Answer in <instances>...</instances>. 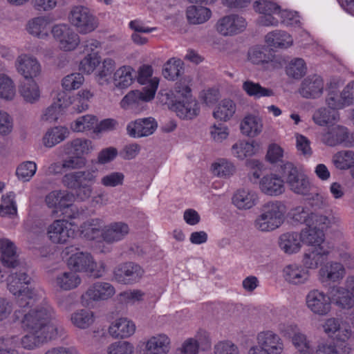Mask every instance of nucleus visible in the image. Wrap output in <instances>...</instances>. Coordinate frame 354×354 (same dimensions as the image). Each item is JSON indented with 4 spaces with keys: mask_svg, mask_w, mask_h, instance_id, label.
Returning a JSON list of instances; mask_svg holds the SVG:
<instances>
[{
    "mask_svg": "<svg viewBox=\"0 0 354 354\" xmlns=\"http://www.w3.org/2000/svg\"><path fill=\"white\" fill-rule=\"evenodd\" d=\"M14 317L15 320L21 319L22 328L27 333L21 338L15 335L19 340L11 348L15 349L19 344L26 351H34L66 334L65 328L56 322L54 308L48 303L41 304L26 313L16 310Z\"/></svg>",
    "mask_w": 354,
    "mask_h": 354,
    "instance_id": "1",
    "label": "nucleus"
},
{
    "mask_svg": "<svg viewBox=\"0 0 354 354\" xmlns=\"http://www.w3.org/2000/svg\"><path fill=\"white\" fill-rule=\"evenodd\" d=\"M31 277L25 271L12 272L7 279L9 292L15 298L19 308L31 307L41 298V294L34 288L28 287Z\"/></svg>",
    "mask_w": 354,
    "mask_h": 354,
    "instance_id": "2",
    "label": "nucleus"
},
{
    "mask_svg": "<svg viewBox=\"0 0 354 354\" xmlns=\"http://www.w3.org/2000/svg\"><path fill=\"white\" fill-rule=\"evenodd\" d=\"M97 168L92 166L84 170L66 173L62 177V183L66 188L75 190L77 197L84 201L92 194V185L97 180Z\"/></svg>",
    "mask_w": 354,
    "mask_h": 354,
    "instance_id": "3",
    "label": "nucleus"
},
{
    "mask_svg": "<svg viewBox=\"0 0 354 354\" xmlns=\"http://www.w3.org/2000/svg\"><path fill=\"white\" fill-rule=\"evenodd\" d=\"M190 79H185L176 83L175 98L176 101L174 107L180 118L192 119L198 112V107L196 102L192 99L191 89L187 83Z\"/></svg>",
    "mask_w": 354,
    "mask_h": 354,
    "instance_id": "4",
    "label": "nucleus"
},
{
    "mask_svg": "<svg viewBox=\"0 0 354 354\" xmlns=\"http://www.w3.org/2000/svg\"><path fill=\"white\" fill-rule=\"evenodd\" d=\"M281 173L290 189L297 194H309L311 185L308 176L293 163L287 162L281 166Z\"/></svg>",
    "mask_w": 354,
    "mask_h": 354,
    "instance_id": "5",
    "label": "nucleus"
},
{
    "mask_svg": "<svg viewBox=\"0 0 354 354\" xmlns=\"http://www.w3.org/2000/svg\"><path fill=\"white\" fill-rule=\"evenodd\" d=\"M68 265L75 272H88L95 279L102 277L105 272L104 263H96L91 254L86 252L73 254L68 260Z\"/></svg>",
    "mask_w": 354,
    "mask_h": 354,
    "instance_id": "6",
    "label": "nucleus"
},
{
    "mask_svg": "<svg viewBox=\"0 0 354 354\" xmlns=\"http://www.w3.org/2000/svg\"><path fill=\"white\" fill-rule=\"evenodd\" d=\"M257 340V345L252 346L248 354H282L284 351L283 341L272 331L259 333Z\"/></svg>",
    "mask_w": 354,
    "mask_h": 354,
    "instance_id": "7",
    "label": "nucleus"
},
{
    "mask_svg": "<svg viewBox=\"0 0 354 354\" xmlns=\"http://www.w3.org/2000/svg\"><path fill=\"white\" fill-rule=\"evenodd\" d=\"M68 19L81 34L89 33L98 26L96 17L88 8L84 6H73L68 15Z\"/></svg>",
    "mask_w": 354,
    "mask_h": 354,
    "instance_id": "8",
    "label": "nucleus"
},
{
    "mask_svg": "<svg viewBox=\"0 0 354 354\" xmlns=\"http://www.w3.org/2000/svg\"><path fill=\"white\" fill-rule=\"evenodd\" d=\"M115 294L114 286L108 282L97 281L91 284L81 295L82 306L91 307L95 303L106 301Z\"/></svg>",
    "mask_w": 354,
    "mask_h": 354,
    "instance_id": "9",
    "label": "nucleus"
},
{
    "mask_svg": "<svg viewBox=\"0 0 354 354\" xmlns=\"http://www.w3.org/2000/svg\"><path fill=\"white\" fill-rule=\"evenodd\" d=\"M48 239L55 244H65L74 239L75 230L72 223L64 219L54 221L46 229Z\"/></svg>",
    "mask_w": 354,
    "mask_h": 354,
    "instance_id": "10",
    "label": "nucleus"
},
{
    "mask_svg": "<svg viewBox=\"0 0 354 354\" xmlns=\"http://www.w3.org/2000/svg\"><path fill=\"white\" fill-rule=\"evenodd\" d=\"M339 221V217L333 216L327 217L325 223L320 225L314 224L311 226H306L303 229L299 234L301 242L304 244L314 247H322L321 245L324 240V230L328 227L331 223H336Z\"/></svg>",
    "mask_w": 354,
    "mask_h": 354,
    "instance_id": "11",
    "label": "nucleus"
},
{
    "mask_svg": "<svg viewBox=\"0 0 354 354\" xmlns=\"http://www.w3.org/2000/svg\"><path fill=\"white\" fill-rule=\"evenodd\" d=\"M143 274L142 268L130 261L118 265L113 270V277L115 281L125 285H132L138 282Z\"/></svg>",
    "mask_w": 354,
    "mask_h": 354,
    "instance_id": "12",
    "label": "nucleus"
},
{
    "mask_svg": "<svg viewBox=\"0 0 354 354\" xmlns=\"http://www.w3.org/2000/svg\"><path fill=\"white\" fill-rule=\"evenodd\" d=\"M307 308L314 314L324 316L331 309L330 296L317 289L311 290L306 296Z\"/></svg>",
    "mask_w": 354,
    "mask_h": 354,
    "instance_id": "13",
    "label": "nucleus"
},
{
    "mask_svg": "<svg viewBox=\"0 0 354 354\" xmlns=\"http://www.w3.org/2000/svg\"><path fill=\"white\" fill-rule=\"evenodd\" d=\"M51 32L59 48L65 51L73 50L80 44L79 35L68 25H55Z\"/></svg>",
    "mask_w": 354,
    "mask_h": 354,
    "instance_id": "14",
    "label": "nucleus"
},
{
    "mask_svg": "<svg viewBox=\"0 0 354 354\" xmlns=\"http://www.w3.org/2000/svg\"><path fill=\"white\" fill-rule=\"evenodd\" d=\"M16 71L26 80H33L40 75L41 66L38 59L29 54H21L15 62Z\"/></svg>",
    "mask_w": 354,
    "mask_h": 354,
    "instance_id": "15",
    "label": "nucleus"
},
{
    "mask_svg": "<svg viewBox=\"0 0 354 354\" xmlns=\"http://www.w3.org/2000/svg\"><path fill=\"white\" fill-rule=\"evenodd\" d=\"M73 198L72 194L66 191L54 190L46 196L45 203L49 208L55 209L53 210L54 213L69 209L73 211L74 209L77 210V208L71 204ZM63 214H66L67 211L63 212Z\"/></svg>",
    "mask_w": 354,
    "mask_h": 354,
    "instance_id": "16",
    "label": "nucleus"
},
{
    "mask_svg": "<svg viewBox=\"0 0 354 354\" xmlns=\"http://www.w3.org/2000/svg\"><path fill=\"white\" fill-rule=\"evenodd\" d=\"M247 26L245 19L238 15L221 18L216 23V30L223 36H231L243 32Z\"/></svg>",
    "mask_w": 354,
    "mask_h": 354,
    "instance_id": "17",
    "label": "nucleus"
},
{
    "mask_svg": "<svg viewBox=\"0 0 354 354\" xmlns=\"http://www.w3.org/2000/svg\"><path fill=\"white\" fill-rule=\"evenodd\" d=\"M344 266L335 261H330L323 265L319 270V279L322 283H338L345 277Z\"/></svg>",
    "mask_w": 354,
    "mask_h": 354,
    "instance_id": "18",
    "label": "nucleus"
},
{
    "mask_svg": "<svg viewBox=\"0 0 354 354\" xmlns=\"http://www.w3.org/2000/svg\"><path fill=\"white\" fill-rule=\"evenodd\" d=\"M324 91V82L317 75L306 77L301 83L299 93L304 98H318Z\"/></svg>",
    "mask_w": 354,
    "mask_h": 354,
    "instance_id": "19",
    "label": "nucleus"
},
{
    "mask_svg": "<svg viewBox=\"0 0 354 354\" xmlns=\"http://www.w3.org/2000/svg\"><path fill=\"white\" fill-rule=\"evenodd\" d=\"M158 127V123L153 118L138 119L130 122L127 130L130 136L141 138L149 136L154 133Z\"/></svg>",
    "mask_w": 354,
    "mask_h": 354,
    "instance_id": "20",
    "label": "nucleus"
},
{
    "mask_svg": "<svg viewBox=\"0 0 354 354\" xmlns=\"http://www.w3.org/2000/svg\"><path fill=\"white\" fill-rule=\"evenodd\" d=\"M129 232L127 223L122 221L113 222L104 226L102 238L107 243H115L124 240Z\"/></svg>",
    "mask_w": 354,
    "mask_h": 354,
    "instance_id": "21",
    "label": "nucleus"
},
{
    "mask_svg": "<svg viewBox=\"0 0 354 354\" xmlns=\"http://www.w3.org/2000/svg\"><path fill=\"white\" fill-rule=\"evenodd\" d=\"M290 215L293 221L304 223L306 226H311L314 224L320 225L325 223L327 221V216L310 212L302 206L292 209L290 212Z\"/></svg>",
    "mask_w": 354,
    "mask_h": 354,
    "instance_id": "22",
    "label": "nucleus"
},
{
    "mask_svg": "<svg viewBox=\"0 0 354 354\" xmlns=\"http://www.w3.org/2000/svg\"><path fill=\"white\" fill-rule=\"evenodd\" d=\"M152 88L151 91H147L143 88L142 91L138 90L131 91L128 93L121 100L120 104L122 108L127 109L129 106L140 104L143 102H148L154 97L155 93L158 88L157 81L152 83Z\"/></svg>",
    "mask_w": 354,
    "mask_h": 354,
    "instance_id": "23",
    "label": "nucleus"
},
{
    "mask_svg": "<svg viewBox=\"0 0 354 354\" xmlns=\"http://www.w3.org/2000/svg\"><path fill=\"white\" fill-rule=\"evenodd\" d=\"M1 260L3 265L8 268H17L21 263L18 259L16 247L13 242L8 239H0Z\"/></svg>",
    "mask_w": 354,
    "mask_h": 354,
    "instance_id": "24",
    "label": "nucleus"
},
{
    "mask_svg": "<svg viewBox=\"0 0 354 354\" xmlns=\"http://www.w3.org/2000/svg\"><path fill=\"white\" fill-rule=\"evenodd\" d=\"M329 295L331 301L339 308L350 309L354 306V295L345 286L331 287Z\"/></svg>",
    "mask_w": 354,
    "mask_h": 354,
    "instance_id": "25",
    "label": "nucleus"
},
{
    "mask_svg": "<svg viewBox=\"0 0 354 354\" xmlns=\"http://www.w3.org/2000/svg\"><path fill=\"white\" fill-rule=\"evenodd\" d=\"M170 347L169 337L164 333L157 334L146 342L145 354H167Z\"/></svg>",
    "mask_w": 354,
    "mask_h": 354,
    "instance_id": "26",
    "label": "nucleus"
},
{
    "mask_svg": "<svg viewBox=\"0 0 354 354\" xmlns=\"http://www.w3.org/2000/svg\"><path fill=\"white\" fill-rule=\"evenodd\" d=\"M285 280L293 285H300L306 283L310 277L309 271L301 265L290 264L283 270Z\"/></svg>",
    "mask_w": 354,
    "mask_h": 354,
    "instance_id": "27",
    "label": "nucleus"
},
{
    "mask_svg": "<svg viewBox=\"0 0 354 354\" xmlns=\"http://www.w3.org/2000/svg\"><path fill=\"white\" fill-rule=\"evenodd\" d=\"M259 187L262 192L269 196H279L285 191L283 180L272 174L266 175L261 179Z\"/></svg>",
    "mask_w": 354,
    "mask_h": 354,
    "instance_id": "28",
    "label": "nucleus"
},
{
    "mask_svg": "<svg viewBox=\"0 0 354 354\" xmlns=\"http://www.w3.org/2000/svg\"><path fill=\"white\" fill-rule=\"evenodd\" d=\"M321 140L326 145L333 147L342 143L348 138L346 128L339 125H333L321 134Z\"/></svg>",
    "mask_w": 354,
    "mask_h": 354,
    "instance_id": "29",
    "label": "nucleus"
},
{
    "mask_svg": "<svg viewBox=\"0 0 354 354\" xmlns=\"http://www.w3.org/2000/svg\"><path fill=\"white\" fill-rule=\"evenodd\" d=\"M136 330L134 323L127 318H120L113 322L109 328V333L113 338H127Z\"/></svg>",
    "mask_w": 354,
    "mask_h": 354,
    "instance_id": "30",
    "label": "nucleus"
},
{
    "mask_svg": "<svg viewBox=\"0 0 354 354\" xmlns=\"http://www.w3.org/2000/svg\"><path fill=\"white\" fill-rule=\"evenodd\" d=\"M63 152L68 156L82 157L93 150L92 142L89 140L76 138L66 142L63 146Z\"/></svg>",
    "mask_w": 354,
    "mask_h": 354,
    "instance_id": "31",
    "label": "nucleus"
},
{
    "mask_svg": "<svg viewBox=\"0 0 354 354\" xmlns=\"http://www.w3.org/2000/svg\"><path fill=\"white\" fill-rule=\"evenodd\" d=\"M258 196L255 192L241 189L237 190L232 197L233 204L239 209H249L257 202Z\"/></svg>",
    "mask_w": 354,
    "mask_h": 354,
    "instance_id": "32",
    "label": "nucleus"
},
{
    "mask_svg": "<svg viewBox=\"0 0 354 354\" xmlns=\"http://www.w3.org/2000/svg\"><path fill=\"white\" fill-rule=\"evenodd\" d=\"M104 221L100 218H90L84 221L80 227L81 234L88 240L102 237Z\"/></svg>",
    "mask_w": 354,
    "mask_h": 354,
    "instance_id": "33",
    "label": "nucleus"
},
{
    "mask_svg": "<svg viewBox=\"0 0 354 354\" xmlns=\"http://www.w3.org/2000/svg\"><path fill=\"white\" fill-rule=\"evenodd\" d=\"M279 245L286 254H292L298 252L301 248L299 233L289 232L282 234L279 238Z\"/></svg>",
    "mask_w": 354,
    "mask_h": 354,
    "instance_id": "34",
    "label": "nucleus"
},
{
    "mask_svg": "<svg viewBox=\"0 0 354 354\" xmlns=\"http://www.w3.org/2000/svg\"><path fill=\"white\" fill-rule=\"evenodd\" d=\"M81 282V277L73 271L62 272L57 274L55 279V286L64 291L77 288Z\"/></svg>",
    "mask_w": 354,
    "mask_h": 354,
    "instance_id": "35",
    "label": "nucleus"
},
{
    "mask_svg": "<svg viewBox=\"0 0 354 354\" xmlns=\"http://www.w3.org/2000/svg\"><path fill=\"white\" fill-rule=\"evenodd\" d=\"M136 77L135 71L130 66H123L115 71L113 82L115 87L127 88L133 82Z\"/></svg>",
    "mask_w": 354,
    "mask_h": 354,
    "instance_id": "36",
    "label": "nucleus"
},
{
    "mask_svg": "<svg viewBox=\"0 0 354 354\" xmlns=\"http://www.w3.org/2000/svg\"><path fill=\"white\" fill-rule=\"evenodd\" d=\"M327 254L328 252L323 247L309 248L304 254L303 266L308 270V269H316L323 261V257Z\"/></svg>",
    "mask_w": 354,
    "mask_h": 354,
    "instance_id": "37",
    "label": "nucleus"
},
{
    "mask_svg": "<svg viewBox=\"0 0 354 354\" xmlns=\"http://www.w3.org/2000/svg\"><path fill=\"white\" fill-rule=\"evenodd\" d=\"M266 42L271 47L287 48L293 43L290 35L283 30H274L266 36Z\"/></svg>",
    "mask_w": 354,
    "mask_h": 354,
    "instance_id": "38",
    "label": "nucleus"
},
{
    "mask_svg": "<svg viewBox=\"0 0 354 354\" xmlns=\"http://www.w3.org/2000/svg\"><path fill=\"white\" fill-rule=\"evenodd\" d=\"M69 131L64 127H55L48 129L43 137V144L46 147L51 148L64 140L68 136Z\"/></svg>",
    "mask_w": 354,
    "mask_h": 354,
    "instance_id": "39",
    "label": "nucleus"
},
{
    "mask_svg": "<svg viewBox=\"0 0 354 354\" xmlns=\"http://www.w3.org/2000/svg\"><path fill=\"white\" fill-rule=\"evenodd\" d=\"M186 16L190 24H201L209 19L212 12L204 6H190L187 8Z\"/></svg>",
    "mask_w": 354,
    "mask_h": 354,
    "instance_id": "40",
    "label": "nucleus"
},
{
    "mask_svg": "<svg viewBox=\"0 0 354 354\" xmlns=\"http://www.w3.org/2000/svg\"><path fill=\"white\" fill-rule=\"evenodd\" d=\"M262 120L257 116L248 115L241 123V132L250 137L258 136L262 131Z\"/></svg>",
    "mask_w": 354,
    "mask_h": 354,
    "instance_id": "41",
    "label": "nucleus"
},
{
    "mask_svg": "<svg viewBox=\"0 0 354 354\" xmlns=\"http://www.w3.org/2000/svg\"><path fill=\"white\" fill-rule=\"evenodd\" d=\"M261 212L283 223L286 208L282 202L272 201L264 203L261 206Z\"/></svg>",
    "mask_w": 354,
    "mask_h": 354,
    "instance_id": "42",
    "label": "nucleus"
},
{
    "mask_svg": "<svg viewBox=\"0 0 354 354\" xmlns=\"http://www.w3.org/2000/svg\"><path fill=\"white\" fill-rule=\"evenodd\" d=\"M259 149L258 144L252 141H239L232 147V154L240 159L244 160L248 156H252L257 153Z\"/></svg>",
    "mask_w": 354,
    "mask_h": 354,
    "instance_id": "43",
    "label": "nucleus"
},
{
    "mask_svg": "<svg viewBox=\"0 0 354 354\" xmlns=\"http://www.w3.org/2000/svg\"><path fill=\"white\" fill-rule=\"evenodd\" d=\"M23 99L28 103L33 104L40 97V91L38 84L33 80H28L21 84L19 88Z\"/></svg>",
    "mask_w": 354,
    "mask_h": 354,
    "instance_id": "44",
    "label": "nucleus"
},
{
    "mask_svg": "<svg viewBox=\"0 0 354 354\" xmlns=\"http://www.w3.org/2000/svg\"><path fill=\"white\" fill-rule=\"evenodd\" d=\"M242 88L248 95L255 99L274 95L271 88L263 87L259 83L249 80L243 82Z\"/></svg>",
    "mask_w": 354,
    "mask_h": 354,
    "instance_id": "45",
    "label": "nucleus"
},
{
    "mask_svg": "<svg viewBox=\"0 0 354 354\" xmlns=\"http://www.w3.org/2000/svg\"><path fill=\"white\" fill-rule=\"evenodd\" d=\"M64 93L57 95V102H54L48 106L42 115V120L49 122H55L57 120L61 111L68 104L65 102Z\"/></svg>",
    "mask_w": 354,
    "mask_h": 354,
    "instance_id": "46",
    "label": "nucleus"
},
{
    "mask_svg": "<svg viewBox=\"0 0 354 354\" xmlns=\"http://www.w3.org/2000/svg\"><path fill=\"white\" fill-rule=\"evenodd\" d=\"M332 162L338 169H351L354 166V151L351 150L338 151L333 156Z\"/></svg>",
    "mask_w": 354,
    "mask_h": 354,
    "instance_id": "47",
    "label": "nucleus"
},
{
    "mask_svg": "<svg viewBox=\"0 0 354 354\" xmlns=\"http://www.w3.org/2000/svg\"><path fill=\"white\" fill-rule=\"evenodd\" d=\"M71 320L76 327L85 329L94 322L93 313L88 309H80L71 314Z\"/></svg>",
    "mask_w": 354,
    "mask_h": 354,
    "instance_id": "48",
    "label": "nucleus"
},
{
    "mask_svg": "<svg viewBox=\"0 0 354 354\" xmlns=\"http://www.w3.org/2000/svg\"><path fill=\"white\" fill-rule=\"evenodd\" d=\"M283 223L260 212V214L256 218L254 225V227L261 232H271L279 228Z\"/></svg>",
    "mask_w": 354,
    "mask_h": 354,
    "instance_id": "49",
    "label": "nucleus"
},
{
    "mask_svg": "<svg viewBox=\"0 0 354 354\" xmlns=\"http://www.w3.org/2000/svg\"><path fill=\"white\" fill-rule=\"evenodd\" d=\"M212 169L213 174L220 178H229L236 171L234 165L224 158L219 159L213 163Z\"/></svg>",
    "mask_w": 354,
    "mask_h": 354,
    "instance_id": "50",
    "label": "nucleus"
},
{
    "mask_svg": "<svg viewBox=\"0 0 354 354\" xmlns=\"http://www.w3.org/2000/svg\"><path fill=\"white\" fill-rule=\"evenodd\" d=\"M48 20L46 17H39L29 21L28 32L39 38H46L48 36Z\"/></svg>",
    "mask_w": 354,
    "mask_h": 354,
    "instance_id": "51",
    "label": "nucleus"
},
{
    "mask_svg": "<svg viewBox=\"0 0 354 354\" xmlns=\"http://www.w3.org/2000/svg\"><path fill=\"white\" fill-rule=\"evenodd\" d=\"M307 71L305 61L301 58L291 59L286 66V73L288 76L294 79H300L304 76Z\"/></svg>",
    "mask_w": 354,
    "mask_h": 354,
    "instance_id": "52",
    "label": "nucleus"
},
{
    "mask_svg": "<svg viewBox=\"0 0 354 354\" xmlns=\"http://www.w3.org/2000/svg\"><path fill=\"white\" fill-rule=\"evenodd\" d=\"M184 72L183 64L180 60L171 59L165 64L162 75L169 80H175Z\"/></svg>",
    "mask_w": 354,
    "mask_h": 354,
    "instance_id": "53",
    "label": "nucleus"
},
{
    "mask_svg": "<svg viewBox=\"0 0 354 354\" xmlns=\"http://www.w3.org/2000/svg\"><path fill=\"white\" fill-rule=\"evenodd\" d=\"M235 110V104L231 100L225 99L216 108L213 115L216 119L226 121L233 115Z\"/></svg>",
    "mask_w": 354,
    "mask_h": 354,
    "instance_id": "54",
    "label": "nucleus"
},
{
    "mask_svg": "<svg viewBox=\"0 0 354 354\" xmlns=\"http://www.w3.org/2000/svg\"><path fill=\"white\" fill-rule=\"evenodd\" d=\"M15 85L12 80L5 74H0V97L12 100L15 96Z\"/></svg>",
    "mask_w": 354,
    "mask_h": 354,
    "instance_id": "55",
    "label": "nucleus"
},
{
    "mask_svg": "<svg viewBox=\"0 0 354 354\" xmlns=\"http://www.w3.org/2000/svg\"><path fill=\"white\" fill-rule=\"evenodd\" d=\"M338 118V113L326 108H320L315 111L313 115V121L318 125L324 126L332 123Z\"/></svg>",
    "mask_w": 354,
    "mask_h": 354,
    "instance_id": "56",
    "label": "nucleus"
},
{
    "mask_svg": "<svg viewBox=\"0 0 354 354\" xmlns=\"http://www.w3.org/2000/svg\"><path fill=\"white\" fill-rule=\"evenodd\" d=\"M15 194L10 192L1 197L2 203L0 205V215L1 216H15L17 213L15 201Z\"/></svg>",
    "mask_w": 354,
    "mask_h": 354,
    "instance_id": "57",
    "label": "nucleus"
},
{
    "mask_svg": "<svg viewBox=\"0 0 354 354\" xmlns=\"http://www.w3.org/2000/svg\"><path fill=\"white\" fill-rule=\"evenodd\" d=\"M292 342L297 349L295 354H314V350L310 341L307 339L306 335L301 331L292 337Z\"/></svg>",
    "mask_w": 354,
    "mask_h": 354,
    "instance_id": "58",
    "label": "nucleus"
},
{
    "mask_svg": "<svg viewBox=\"0 0 354 354\" xmlns=\"http://www.w3.org/2000/svg\"><path fill=\"white\" fill-rule=\"evenodd\" d=\"M153 69L151 66L144 65L141 66L138 71V82L142 85H145L144 88L147 91H151L152 88V83L154 81H157L158 84H159V79L157 77H152Z\"/></svg>",
    "mask_w": 354,
    "mask_h": 354,
    "instance_id": "59",
    "label": "nucleus"
},
{
    "mask_svg": "<svg viewBox=\"0 0 354 354\" xmlns=\"http://www.w3.org/2000/svg\"><path fill=\"white\" fill-rule=\"evenodd\" d=\"M36 171L37 165L35 162L25 161L17 167L16 174L19 180L23 182H28L35 174Z\"/></svg>",
    "mask_w": 354,
    "mask_h": 354,
    "instance_id": "60",
    "label": "nucleus"
},
{
    "mask_svg": "<svg viewBox=\"0 0 354 354\" xmlns=\"http://www.w3.org/2000/svg\"><path fill=\"white\" fill-rule=\"evenodd\" d=\"M115 69V62L110 58L105 59L102 66L97 74V80L101 85L110 82L111 75Z\"/></svg>",
    "mask_w": 354,
    "mask_h": 354,
    "instance_id": "61",
    "label": "nucleus"
},
{
    "mask_svg": "<svg viewBox=\"0 0 354 354\" xmlns=\"http://www.w3.org/2000/svg\"><path fill=\"white\" fill-rule=\"evenodd\" d=\"M97 119L92 115H86L79 117L72 124L71 129L74 131L82 132L94 128L97 124Z\"/></svg>",
    "mask_w": 354,
    "mask_h": 354,
    "instance_id": "62",
    "label": "nucleus"
},
{
    "mask_svg": "<svg viewBox=\"0 0 354 354\" xmlns=\"http://www.w3.org/2000/svg\"><path fill=\"white\" fill-rule=\"evenodd\" d=\"M107 354H132L133 346L128 342H116L107 347Z\"/></svg>",
    "mask_w": 354,
    "mask_h": 354,
    "instance_id": "63",
    "label": "nucleus"
},
{
    "mask_svg": "<svg viewBox=\"0 0 354 354\" xmlns=\"http://www.w3.org/2000/svg\"><path fill=\"white\" fill-rule=\"evenodd\" d=\"M18 340L16 336L0 337V354H21L18 350L10 347L17 344Z\"/></svg>",
    "mask_w": 354,
    "mask_h": 354,
    "instance_id": "64",
    "label": "nucleus"
}]
</instances>
